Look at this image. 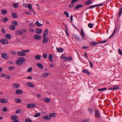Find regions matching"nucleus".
Instances as JSON below:
<instances>
[{
    "instance_id": "obj_35",
    "label": "nucleus",
    "mask_w": 122,
    "mask_h": 122,
    "mask_svg": "<svg viewBox=\"0 0 122 122\" xmlns=\"http://www.w3.org/2000/svg\"><path fill=\"white\" fill-rule=\"evenodd\" d=\"M9 52L10 54L12 55H15L16 54V52L14 51H10Z\"/></svg>"
},
{
    "instance_id": "obj_14",
    "label": "nucleus",
    "mask_w": 122,
    "mask_h": 122,
    "mask_svg": "<svg viewBox=\"0 0 122 122\" xmlns=\"http://www.w3.org/2000/svg\"><path fill=\"white\" fill-rule=\"evenodd\" d=\"M90 45L92 46H95L98 43L95 42H91L90 43Z\"/></svg>"
},
{
    "instance_id": "obj_13",
    "label": "nucleus",
    "mask_w": 122,
    "mask_h": 122,
    "mask_svg": "<svg viewBox=\"0 0 122 122\" xmlns=\"http://www.w3.org/2000/svg\"><path fill=\"white\" fill-rule=\"evenodd\" d=\"M34 38L36 40H40L41 39V36L37 34L35 35L34 36Z\"/></svg>"
},
{
    "instance_id": "obj_63",
    "label": "nucleus",
    "mask_w": 122,
    "mask_h": 122,
    "mask_svg": "<svg viewBox=\"0 0 122 122\" xmlns=\"http://www.w3.org/2000/svg\"><path fill=\"white\" fill-rule=\"evenodd\" d=\"M21 111L20 110H18L15 111V113L17 114L20 113L21 112Z\"/></svg>"
},
{
    "instance_id": "obj_54",
    "label": "nucleus",
    "mask_w": 122,
    "mask_h": 122,
    "mask_svg": "<svg viewBox=\"0 0 122 122\" xmlns=\"http://www.w3.org/2000/svg\"><path fill=\"white\" fill-rule=\"evenodd\" d=\"M1 30L3 33L5 34L6 33V30L3 28H2Z\"/></svg>"
},
{
    "instance_id": "obj_31",
    "label": "nucleus",
    "mask_w": 122,
    "mask_h": 122,
    "mask_svg": "<svg viewBox=\"0 0 122 122\" xmlns=\"http://www.w3.org/2000/svg\"><path fill=\"white\" fill-rule=\"evenodd\" d=\"M5 37L6 38L9 39L11 38V35L10 34H7L5 35Z\"/></svg>"
},
{
    "instance_id": "obj_12",
    "label": "nucleus",
    "mask_w": 122,
    "mask_h": 122,
    "mask_svg": "<svg viewBox=\"0 0 122 122\" xmlns=\"http://www.w3.org/2000/svg\"><path fill=\"white\" fill-rule=\"evenodd\" d=\"M23 91L22 90L18 89L16 90L15 93L16 94H20L22 93Z\"/></svg>"
},
{
    "instance_id": "obj_53",
    "label": "nucleus",
    "mask_w": 122,
    "mask_h": 122,
    "mask_svg": "<svg viewBox=\"0 0 122 122\" xmlns=\"http://www.w3.org/2000/svg\"><path fill=\"white\" fill-rule=\"evenodd\" d=\"M48 55L46 53H45L43 54V56L44 58H46L47 57Z\"/></svg>"
},
{
    "instance_id": "obj_5",
    "label": "nucleus",
    "mask_w": 122,
    "mask_h": 122,
    "mask_svg": "<svg viewBox=\"0 0 122 122\" xmlns=\"http://www.w3.org/2000/svg\"><path fill=\"white\" fill-rule=\"evenodd\" d=\"M1 57L4 59H8L9 58V56L5 53L2 54Z\"/></svg>"
},
{
    "instance_id": "obj_20",
    "label": "nucleus",
    "mask_w": 122,
    "mask_h": 122,
    "mask_svg": "<svg viewBox=\"0 0 122 122\" xmlns=\"http://www.w3.org/2000/svg\"><path fill=\"white\" fill-rule=\"evenodd\" d=\"M15 27L12 25H11L9 26V28L11 30H14L15 29Z\"/></svg>"
},
{
    "instance_id": "obj_50",
    "label": "nucleus",
    "mask_w": 122,
    "mask_h": 122,
    "mask_svg": "<svg viewBox=\"0 0 122 122\" xmlns=\"http://www.w3.org/2000/svg\"><path fill=\"white\" fill-rule=\"evenodd\" d=\"M93 24L91 23H89L88 25V27L90 28H92L93 27Z\"/></svg>"
},
{
    "instance_id": "obj_22",
    "label": "nucleus",
    "mask_w": 122,
    "mask_h": 122,
    "mask_svg": "<svg viewBox=\"0 0 122 122\" xmlns=\"http://www.w3.org/2000/svg\"><path fill=\"white\" fill-rule=\"evenodd\" d=\"M56 50L59 53L63 52L64 51V50L62 48H57Z\"/></svg>"
},
{
    "instance_id": "obj_55",
    "label": "nucleus",
    "mask_w": 122,
    "mask_h": 122,
    "mask_svg": "<svg viewBox=\"0 0 122 122\" xmlns=\"http://www.w3.org/2000/svg\"><path fill=\"white\" fill-rule=\"evenodd\" d=\"M96 6H97V5H91V6H89L88 7V8L89 9H90L91 8H94L95 7H96Z\"/></svg>"
},
{
    "instance_id": "obj_59",
    "label": "nucleus",
    "mask_w": 122,
    "mask_h": 122,
    "mask_svg": "<svg viewBox=\"0 0 122 122\" xmlns=\"http://www.w3.org/2000/svg\"><path fill=\"white\" fill-rule=\"evenodd\" d=\"M90 122V119H88L84 120L83 121V122Z\"/></svg>"
},
{
    "instance_id": "obj_34",
    "label": "nucleus",
    "mask_w": 122,
    "mask_h": 122,
    "mask_svg": "<svg viewBox=\"0 0 122 122\" xmlns=\"http://www.w3.org/2000/svg\"><path fill=\"white\" fill-rule=\"evenodd\" d=\"M49 75V74L48 73H45L41 75V76L42 77H46Z\"/></svg>"
},
{
    "instance_id": "obj_2",
    "label": "nucleus",
    "mask_w": 122,
    "mask_h": 122,
    "mask_svg": "<svg viewBox=\"0 0 122 122\" xmlns=\"http://www.w3.org/2000/svg\"><path fill=\"white\" fill-rule=\"evenodd\" d=\"M21 51H19L17 52V54L19 56H24L25 55V54L24 52H29L30 51L29 50H22Z\"/></svg>"
},
{
    "instance_id": "obj_42",
    "label": "nucleus",
    "mask_w": 122,
    "mask_h": 122,
    "mask_svg": "<svg viewBox=\"0 0 122 122\" xmlns=\"http://www.w3.org/2000/svg\"><path fill=\"white\" fill-rule=\"evenodd\" d=\"M74 37L76 40H80V37L77 35H76L74 36Z\"/></svg>"
},
{
    "instance_id": "obj_61",
    "label": "nucleus",
    "mask_w": 122,
    "mask_h": 122,
    "mask_svg": "<svg viewBox=\"0 0 122 122\" xmlns=\"http://www.w3.org/2000/svg\"><path fill=\"white\" fill-rule=\"evenodd\" d=\"M14 67L13 66L10 67L9 68V70H11L14 69Z\"/></svg>"
},
{
    "instance_id": "obj_48",
    "label": "nucleus",
    "mask_w": 122,
    "mask_h": 122,
    "mask_svg": "<svg viewBox=\"0 0 122 122\" xmlns=\"http://www.w3.org/2000/svg\"><path fill=\"white\" fill-rule=\"evenodd\" d=\"M28 8L29 10H31L32 8V6L31 4H29L27 5Z\"/></svg>"
},
{
    "instance_id": "obj_3",
    "label": "nucleus",
    "mask_w": 122,
    "mask_h": 122,
    "mask_svg": "<svg viewBox=\"0 0 122 122\" xmlns=\"http://www.w3.org/2000/svg\"><path fill=\"white\" fill-rule=\"evenodd\" d=\"M119 28L120 26H117V27H115L113 33L111 36L109 37V39H110L114 36L115 32L119 31Z\"/></svg>"
},
{
    "instance_id": "obj_30",
    "label": "nucleus",
    "mask_w": 122,
    "mask_h": 122,
    "mask_svg": "<svg viewBox=\"0 0 122 122\" xmlns=\"http://www.w3.org/2000/svg\"><path fill=\"white\" fill-rule=\"evenodd\" d=\"M41 55H38L35 57V58L36 60H39L41 59Z\"/></svg>"
},
{
    "instance_id": "obj_58",
    "label": "nucleus",
    "mask_w": 122,
    "mask_h": 122,
    "mask_svg": "<svg viewBox=\"0 0 122 122\" xmlns=\"http://www.w3.org/2000/svg\"><path fill=\"white\" fill-rule=\"evenodd\" d=\"M2 110L3 112H6L7 111V109L6 107H4L2 108Z\"/></svg>"
},
{
    "instance_id": "obj_21",
    "label": "nucleus",
    "mask_w": 122,
    "mask_h": 122,
    "mask_svg": "<svg viewBox=\"0 0 122 122\" xmlns=\"http://www.w3.org/2000/svg\"><path fill=\"white\" fill-rule=\"evenodd\" d=\"M48 58L49 60V61L51 62H53V56L52 55L50 54L48 56Z\"/></svg>"
},
{
    "instance_id": "obj_41",
    "label": "nucleus",
    "mask_w": 122,
    "mask_h": 122,
    "mask_svg": "<svg viewBox=\"0 0 122 122\" xmlns=\"http://www.w3.org/2000/svg\"><path fill=\"white\" fill-rule=\"evenodd\" d=\"M64 14L67 17H69V13L67 11H64Z\"/></svg>"
},
{
    "instance_id": "obj_37",
    "label": "nucleus",
    "mask_w": 122,
    "mask_h": 122,
    "mask_svg": "<svg viewBox=\"0 0 122 122\" xmlns=\"http://www.w3.org/2000/svg\"><path fill=\"white\" fill-rule=\"evenodd\" d=\"M65 27L66 28L65 30V32L66 33V35L67 36H68L69 35V34L68 33V32H67V31L68 30V29L66 25H65Z\"/></svg>"
},
{
    "instance_id": "obj_8",
    "label": "nucleus",
    "mask_w": 122,
    "mask_h": 122,
    "mask_svg": "<svg viewBox=\"0 0 122 122\" xmlns=\"http://www.w3.org/2000/svg\"><path fill=\"white\" fill-rule=\"evenodd\" d=\"M43 38L42 40V42L44 44H45L47 43L49 40V38L48 37H43Z\"/></svg>"
},
{
    "instance_id": "obj_26",
    "label": "nucleus",
    "mask_w": 122,
    "mask_h": 122,
    "mask_svg": "<svg viewBox=\"0 0 122 122\" xmlns=\"http://www.w3.org/2000/svg\"><path fill=\"white\" fill-rule=\"evenodd\" d=\"M83 72L86 74L90 75V73L88 70L86 69H85L82 71Z\"/></svg>"
},
{
    "instance_id": "obj_29",
    "label": "nucleus",
    "mask_w": 122,
    "mask_h": 122,
    "mask_svg": "<svg viewBox=\"0 0 122 122\" xmlns=\"http://www.w3.org/2000/svg\"><path fill=\"white\" fill-rule=\"evenodd\" d=\"M12 16L14 18H17L18 15H17L16 13H13L11 14Z\"/></svg>"
},
{
    "instance_id": "obj_52",
    "label": "nucleus",
    "mask_w": 122,
    "mask_h": 122,
    "mask_svg": "<svg viewBox=\"0 0 122 122\" xmlns=\"http://www.w3.org/2000/svg\"><path fill=\"white\" fill-rule=\"evenodd\" d=\"M32 70V68L31 67H30L29 68L27 71V72H30Z\"/></svg>"
},
{
    "instance_id": "obj_23",
    "label": "nucleus",
    "mask_w": 122,
    "mask_h": 122,
    "mask_svg": "<svg viewBox=\"0 0 122 122\" xmlns=\"http://www.w3.org/2000/svg\"><path fill=\"white\" fill-rule=\"evenodd\" d=\"M43 118L45 120H50L51 119V117L49 115H46L43 117Z\"/></svg>"
},
{
    "instance_id": "obj_6",
    "label": "nucleus",
    "mask_w": 122,
    "mask_h": 122,
    "mask_svg": "<svg viewBox=\"0 0 122 122\" xmlns=\"http://www.w3.org/2000/svg\"><path fill=\"white\" fill-rule=\"evenodd\" d=\"M36 105L35 104L33 103L28 104H27V107L28 108H30L36 107Z\"/></svg>"
},
{
    "instance_id": "obj_1",
    "label": "nucleus",
    "mask_w": 122,
    "mask_h": 122,
    "mask_svg": "<svg viewBox=\"0 0 122 122\" xmlns=\"http://www.w3.org/2000/svg\"><path fill=\"white\" fill-rule=\"evenodd\" d=\"M25 61V59L23 57H19L18 60L15 62V63L18 65H21L23 64V63Z\"/></svg>"
},
{
    "instance_id": "obj_27",
    "label": "nucleus",
    "mask_w": 122,
    "mask_h": 122,
    "mask_svg": "<svg viewBox=\"0 0 122 122\" xmlns=\"http://www.w3.org/2000/svg\"><path fill=\"white\" fill-rule=\"evenodd\" d=\"M43 101L46 102H49L50 101V99L48 98H44L43 99Z\"/></svg>"
},
{
    "instance_id": "obj_39",
    "label": "nucleus",
    "mask_w": 122,
    "mask_h": 122,
    "mask_svg": "<svg viewBox=\"0 0 122 122\" xmlns=\"http://www.w3.org/2000/svg\"><path fill=\"white\" fill-rule=\"evenodd\" d=\"M13 6L15 8H17L18 7L19 5L18 3H13L12 4Z\"/></svg>"
},
{
    "instance_id": "obj_46",
    "label": "nucleus",
    "mask_w": 122,
    "mask_h": 122,
    "mask_svg": "<svg viewBox=\"0 0 122 122\" xmlns=\"http://www.w3.org/2000/svg\"><path fill=\"white\" fill-rule=\"evenodd\" d=\"M25 122H32V121L31 119L27 118L25 120Z\"/></svg>"
},
{
    "instance_id": "obj_62",
    "label": "nucleus",
    "mask_w": 122,
    "mask_h": 122,
    "mask_svg": "<svg viewBox=\"0 0 122 122\" xmlns=\"http://www.w3.org/2000/svg\"><path fill=\"white\" fill-rule=\"evenodd\" d=\"M5 76V75L4 73H3L0 75L1 77H4Z\"/></svg>"
},
{
    "instance_id": "obj_18",
    "label": "nucleus",
    "mask_w": 122,
    "mask_h": 122,
    "mask_svg": "<svg viewBox=\"0 0 122 122\" xmlns=\"http://www.w3.org/2000/svg\"><path fill=\"white\" fill-rule=\"evenodd\" d=\"M10 118L12 120H14L17 119L18 118V117L16 115H14L11 116Z\"/></svg>"
},
{
    "instance_id": "obj_33",
    "label": "nucleus",
    "mask_w": 122,
    "mask_h": 122,
    "mask_svg": "<svg viewBox=\"0 0 122 122\" xmlns=\"http://www.w3.org/2000/svg\"><path fill=\"white\" fill-rule=\"evenodd\" d=\"M14 101L17 103H19L21 102V100L19 98L15 99Z\"/></svg>"
},
{
    "instance_id": "obj_49",
    "label": "nucleus",
    "mask_w": 122,
    "mask_h": 122,
    "mask_svg": "<svg viewBox=\"0 0 122 122\" xmlns=\"http://www.w3.org/2000/svg\"><path fill=\"white\" fill-rule=\"evenodd\" d=\"M81 35L83 37L85 36L84 33L82 28H81Z\"/></svg>"
},
{
    "instance_id": "obj_36",
    "label": "nucleus",
    "mask_w": 122,
    "mask_h": 122,
    "mask_svg": "<svg viewBox=\"0 0 122 122\" xmlns=\"http://www.w3.org/2000/svg\"><path fill=\"white\" fill-rule=\"evenodd\" d=\"M122 13V8H121L119 9V11L118 14V15L119 17L121 16V15Z\"/></svg>"
},
{
    "instance_id": "obj_40",
    "label": "nucleus",
    "mask_w": 122,
    "mask_h": 122,
    "mask_svg": "<svg viewBox=\"0 0 122 122\" xmlns=\"http://www.w3.org/2000/svg\"><path fill=\"white\" fill-rule=\"evenodd\" d=\"M107 89V88L105 87L99 89H97V90L98 91H104Z\"/></svg>"
},
{
    "instance_id": "obj_10",
    "label": "nucleus",
    "mask_w": 122,
    "mask_h": 122,
    "mask_svg": "<svg viewBox=\"0 0 122 122\" xmlns=\"http://www.w3.org/2000/svg\"><path fill=\"white\" fill-rule=\"evenodd\" d=\"M48 29H46L44 31L43 35V37H46L48 34Z\"/></svg>"
},
{
    "instance_id": "obj_16",
    "label": "nucleus",
    "mask_w": 122,
    "mask_h": 122,
    "mask_svg": "<svg viewBox=\"0 0 122 122\" xmlns=\"http://www.w3.org/2000/svg\"><path fill=\"white\" fill-rule=\"evenodd\" d=\"M42 31V30L41 29L37 28L36 30V32L38 34H41Z\"/></svg>"
},
{
    "instance_id": "obj_4",
    "label": "nucleus",
    "mask_w": 122,
    "mask_h": 122,
    "mask_svg": "<svg viewBox=\"0 0 122 122\" xmlns=\"http://www.w3.org/2000/svg\"><path fill=\"white\" fill-rule=\"evenodd\" d=\"M0 42L2 44H8L9 43L8 40L5 39H2L0 40Z\"/></svg>"
},
{
    "instance_id": "obj_19",
    "label": "nucleus",
    "mask_w": 122,
    "mask_h": 122,
    "mask_svg": "<svg viewBox=\"0 0 122 122\" xmlns=\"http://www.w3.org/2000/svg\"><path fill=\"white\" fill-rule=\"evenodd\" d=\"M37 66L40 68L43 69V66L40 63H37L36 64Z\"/></svg>"
},
{
    "instance_id": "obj_24",
    "label": "nucleus",
    "mask_w": 122,
    "mask_h": 122,
    "mask_svg": "<svg viewBox=\"0 0 122 122\" xmlns=\"http://www.w3.org/2000/svg\"><path fill=\"white\" fill-rule=\"evenodd\" d=\"M92 3V1L91 0H88L85 3V4L86 5H88Z\"/></svg>"
},
{
    "instance_id": "obj_45",
    "label": "nucleus",
    "mask_w": 122,
    "mask_h": 122,
    "mask_svg": "<svg viewBox=\"0 0 122 122\" xmlns=\"http://www.w3.org/2000/svg\"><path fill=\"white\" fill-rule=\"evenodd\" d=\"M12 24L14 26L17 25L18 24L17 22L15 21H12Z\"/></svg>"
},
{
    "instance_id": "obj_28",
    "label": "nucleus",
    "mask_w": 122,
    "mask_h": 122,
    "mask_svg": "<svg viewBox=\"0 0 122 122\" xmlns=\"http://www.w3.org/2000/svg\"><path fill=\"white\" fill-rule=\"evenodd\" d=\"M7 13V11L6 10H3L1 11V13L3 15H5Z\"/></svg>"
},
{
    "instance_id": "obj_43",
    "label": "nucleus",
    "mask_w": 122,
    "mask_h": 122,
    "mask_svg": "<svg viewBox=\"0 0 122 122\" xmlns=\"http://www.w3.org/2000/svg\"><path fill=\"white\" fill-rule=\"evenodd\" d=\"M29 31L30 32L32 33L34 32V30L33 28L30 27L29 28Z\"/></svg>"
},
{
    "instance_id": "obj_60",
    "label": "nucleus",
    "mask_w": 122,
    "mask_h": 122,
    "mask_svg": "<svg viewBox=\"0 0 122 122\" xmlns=\"http://www.w3.org/2000/svg\"><path fill=\"white\" fill-rule=\"evenodd\" d=\"M55 113H50V114L49 116L51 117H53L55 116Z\"/></svg>"
},
{
    "instance_id": "obj_17",
    "label": "nucleus",
    "mask_w": 122,
    "mask_h": 122,
    "mask_svg": "<svg viewBox=\"0 0 122 122\" xmlns=\"http://www.w3.org/2000/svg\"><path fill=\"white\" fill-rule=\"evenodd\" d=\"M83 7L82 5L81 4H79L76 6L74 8L75 10L78 9L79 8L82 7Z\"/></svg>"
},
{
    "instance_id": "obj_57",
    "label": "nucleus",
    "mask_w": 122,
    "mask_h": 122,
    "mask_svg": "<svg viewBox=\"0 0 122 122\" xmlns=\"http://www.w3.org/2000/svg\"><path fill=\"white\" fill-rule=\"evenodd\" d=\"M88 110L90 112L91 114H92L93 111V109L91 108H88Z\"/></svg>"
},
{
    "instance_id": "obj_32",
    "label": "nucleus",
    "mask_w": 122,
    "mask_h": 122,
    "mask_svg": "<svg viewBox=\"0 0 122 122\" xmlns=\"http://www.w3.org/2000/svg\"><path fill=\"white\" fill-rule=\"evenodd\" d=\"M35 25L36 26L38 27H41L42 25L38 21H37L36 22Z\"/></svg>"
},
{
    "instance_id": "obj_56",
    "label": "nucleus",
    "mask_w": 122,
    "mask_h": 122,
    "mask_svg": "<svg viewBox=\"0 0 122 122\" xmlns=\"http://www.w3.org/2000/svg\"><path fill=\"white\" fill-rule=\"evenodd\" d=\"M119 86H116L114 87H113V90H119Z\"/></svg>"
},
{
    "instance_id": "obj_9",
    "label": "nucleus",
    "mask_w": 122,
    "mask_h": 122,
    "mask_svg": "<svg viewBox=\"0 0 122 122\" xmlns=\"http://www.w3.org/2000/svg\"><path fill=\"white\" fill-rule=\"evenodd\" d=\"M95 116L96 117L99 118L100 117V115L99 112L97 110H95Z\"/></svg>"
},
{
    "instance_id": "obj_7",
    "label": "nucleus",
    "mask_w": 122,
    "mask_h": 122,
    "mask_svg": "<svg viewBox=\"0 0 122 122\" xmlns=\"http://www.w3.org/2000/svg\"><path fill=\"white\" fill-rule=\"evenodd\" d=\"M15 33L16 36H20L22 34L23 32L19 30H17L15 31Z\"/></svg>"
},
{
    "instance_id": "obj_47",
    "label": "nucleus",
    "mask_w": 122,
    "mask_h": 122,
    "mask_svg": "<svg viewBox=\"0 0 122 122\" xmlns=\"http://www.w3.org/2000/svg\"><path fill=\"white\" fill-rule=\"evenodd\" d=\"M8 19L7 17H5L3 18L2 19L3 22H6L8 20Z\"/></svg>"
},
{
    "instance_id": "obj_25",
    "label": "nucleus",
    "mask_w": 122,
    "mask_h": 122,
    "mask_svg": "<svg viewBox=\"0 0 122 122\" xmlns=\"http://www.w3.org/2000/svg\"><path fill=\"white\" fill-rule=\"evenodd\" d=\"M20 85L19 84L17 83H14L12 85V86L13 87L15 88H17L19 87Z\"/></svg>"
},
{
    "instance_id": "obj_15",
    "label": "nucleus",
    "mask_w": 122,
    "mask_h": 122,
    "mask_svg": "<svg viewBox=\"0 0 122 122\" xmlns=\"http://www.w3.org/2000/svg\"><path fill=\"white\" fill-rule=\"evenodd\" d=\"M8 102V100L6 99H0V102L3 103H6Z\"/></svg>"
},
{
    "instance_id": "obj_64",
    "label": "nucleus",
    "mask_w": 122,
    "mask_h": 122,
    "mask_svg": "<svg viewBox=\"0 0 122 122\" xmlns=\"http://www.w3.org/2000/svg\"><path fill=\"white\" fill-rule=\"evenodd\" d=\"M74 6L72 4H70L69 5L68 7L69 8H72Z\"/></svg>"
},
{
    "instance_id": "obj_44",
    "label": "nucleus",
    "mask_w": 122,
    "mask_h": 122,
    "mask_svg": "<svg viewBox=\"0 0 122 122\" xmlns=\"http://www.w3.org/2000/svg\"><path fill=\"white\" fill-rule=\"evenodd\" d=\"M29 26L30 27H34L35 26V25L34 23H32L29 24Z\"/></svg>"
},
{
    "instance_id": "obj_11",
    "label": "nucleus",
    "mask_w": 122,
    "mask_h": 122,
    "mask_svg": "<svg viewBox=\"0 0 122 122\" xmlns=\"http://www.w3.org/2000/svg\"><path fill=\"white\" fill-rule=\"evenodd\" d=\"M26 85L28 87H32L34 86V85L31 82H29L26 84Z\"/></svg>"
},
{
    "instance_id": "obj_38",
    "label": "nucleus",
    "mask_w": 122,
    "mask_h": 122,
    "mask_svg": "<svg viewBox=\"0 0 122 122\" xmlns=\"http://www.w3.org/2000/svg\"><path fill=\"white\" fill-rule=\"evenodd\" d=\"M41 113H36L35 115H34V117H37L41 116Z\"/></svg>"
},
{
    "instance_id": "obj_51",
    "label": "nucleus",
    "mask_w": 122,
    "mask_h": 122,
    "mask_svg": "<svg viewBox=\"0 0 122 122\" xmlns=\"http://www.w3.org/2000/svg\"><path fill=\"white\" fill-rule=\"evenodd\" d=\"M118 51L119 54L120 55H122V51H121V50L120 49H119Z\"/></svg>"
}]
</instances>
